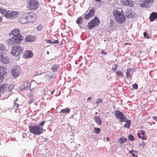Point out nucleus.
Wrapping results in <instances>:
<instances>
[{
  "mask_svg": "<svg viewBox=\"0 0 157 157\" xmlns=\"http://www.w3.org/2000/svg\"><path fill=\"white\" fill-rule=\"evenodd\" d=\"M14 36L8 40V43L10 45H15L20 43L23 40V37L20 34V31L17 29H13L9 33Z\"/></svg>",
  "mask_w": 157,
  "mask_h": 157,
  "instance_id": "1",
  "label": "nucleus"
},
{
  "mask_svg": "<svg viewBox=\"0 0 157 157\" xmlns=\"http://www.w3.org/2000/svg\"><path fill=\"white\" fill-rule=\"evenodd\" d=\"M113 14L115 21L118 23L121 24L125 21L126 17L122 11H118L117 10H115Z\"/></svg>",
  "mask_w": 157,
  "mask_h": 157,
  "instance_id": "2",
  "label": "nucleus"
},
{
  "mask_svg": "<svg viewBox=\"0 0 157 157\" xmlns=\"http://www.w3.org/2000/svg\"><path fill=\"white\" fill-rule=\"evenodd\" d=\"M29 128L30 132L34 134L39 135L43 132V127H41L40 125L29 126Z\"/></svg>",
  "mask_w": 157,
  "mask_h": 157,
  "instance_id": "3",
  "label": "nucleus"
},
{
  "mask_svg": "<svg viewBox=\"0 0 157 157\" xmlns=\"http://www.w3.org/2000/svg\"><path fill=\"white\" fill-rule=\"evenodd\" d=\"M24 48L20 45L13 47L11 49V53L14 56H18L22 54Z\"/></svg>",
  "mask_w": 157,
  "mask_h": 157,
  "instance_id": "4",
  "label": "nucleus"
},
{
  "mask_svg": "<svg viewBox=\"0 0 157 157\" xmlns=\"http://www.w3.org/2000/svg\"><path fill=\"white\" fill-rule=\"evenodd\" d=\"M28 2L27 7L29 10H36L38 8V3L36 0H28Z\"/></svg>",
  "mask_w": 157,
  "mask_h": 157,
  "instance_id": "5",
  "label": "nucleus"
},
{
  "mask_svg": "<svg viewBox=\"0 0 157 157\" xmlns=\"http://www.w3.org/2000/svg\"><path fill=\"white\" fill-rule=\"evenodd\" d=\"M100 21L97 17H95L88 23L87 27L90 29L97 26L100 24Z\"/></svg>",
  "mask_w": 157,
  "mask_h": 157,
  "instance_id": "6",
  "label": "nucleus"
},
{
  "mask_svg": "<svg viewBox=\"0 0 157 157\" xmlns=\"http://www.w3.org/2000/svg\"><path fill=\"white\" fill-rule=\"evenodd\" d=\"M114 114L116 118L120 120V122H124L126 119V117L124 116L122 113L119 110L115 111Z\"/></svg>",
  "mask_w": 157,
  "mask_h": 157,
  "instance_id": "7",
  "label": "nucleus"
},
{
  "mask_svg": "<svg viewBox=\"0 0 157 157\" xmlns=\"http://www.w3.org/2000/svg\"><path fill=\"white\" fill-rule=\"evenodd\" d=\"M21 72V69L19 66H16L13 67L11 71V74L13 77L17 78L20 75Z\"/></svg>",
  "mask_w": 157,
  "mask_h": 157,
  "instance_id": "8",
  "label": "nucleus"
},
{
  "mask_svg": "<svg viewBox=\"0 0 157 157\" xmlns=\"http://www.w3.org/2000/svg\"><path fill=\"white\" fill-rule=\"evenodd\" d=\"M25 16L27 17L28 23L33 22L36 19V15L32 13H25Z\"/></svg>",
  "mask_w": 157,
  "mask_h": 157,
  "instance_id": "9",
  "label": "nucleus"
},
{
  "mask_svg": "<svg viewBox=\"0 0 157 157\" xmlns=\"http://www.w3.org/2000/svg\"><path fill=\"white\" fill-rule=\"evenodd\" d=\"M154 1V0H143V2L140 4V6L142 8H149Z\"/></svg>",
  "mask_w": 157,
  "mask_h": 157,
  "instance_id": "10",
  "label": "nucleus"
},
{
  "mask_svg": "<svg viewBox=\"0 0 157 157\" xmlns=\"http://www.w3.org/2000/svg\"><path fill=\"white\" fill-rule=\"evenodd\" d=\"M7 13H5L4 14L6 17L8 18H16V15L17 14V12L14 11H7Z\"/></svg>",
  "mask_w": 157,
  "mask_h": 157,
  "instance_id": "11",
  "label": "nucleus"
},
{
  "mask_svg": "<svg viewBox=\"0 0 157 157\" xmlns=\"http://www.w3.org/2000/svg\"><path fill=\"white\" fill-rule=\"evenodd\" d=\"M31 86V83L28 81H26L24 82L21 86L20 89L21 90H27Z\"/></svg>",
  "mask_w": 157,
  "mask_h": 157,
  "instance_id": "12",
  "label": "nucleus"
},
{
  "mask_svg": "<svg viewBox=\"0 0 157 157\" xmlns=\"http://www.w3.org/2000/svg\"><path fill=\"white\" fill-rule=\"evenodd\" d=\"M6 73L4 68L3 67H0V83L2 82L4 78V75Z\"/></svg>",
  "mask_w": 157,
  "mask_h": 157,
  "instance_id": "13",
  "label": "nucleus"
},
{
  "mask_svg": "<svg viewBox=\"0 0 157 157\" xmlns=\"http://www.w3.org/2000/svg\"><path fill=\"white\" fill-rule=\"evenodd\" d=\"M33 54L32 52L30 51H27L24 53L23 57L25 59L30 58L33 56Z\"/></svg>",
  "mask_w": 157,
  "mask_h": 157,
  "instance_id": "14",
  "label": "nucleus"
},
{
  "mask_svg": "<svg viewBox=\"0 0 157 157\" xmlns=\"http://www.w3.org/2000/svg\"><path fill=\"white\" fill-rule=\"evenodd\" d=\"M134 71L133 68H128L127 69L126 76L127 78L131 77Z\"/></svg>",
  "mask_w": 157,
  "mask_h": 157,
  "instance_id": "15",
  "label": "nucleus"
},
{
  "mask_svg": "<svg viewBox=\"0 0 157 157\" xmlns=\"http://www.w3.org/2000/svg\"><path fill=\"white\" fill-rule=\"evenodd\" d=\"M0 61L4 64H7L9 62L8 58L6 57H4L2 55H0Z\"/></svg>",
  "mask_w": 157,
  "mask_h": 157,
  "instance_id": "16",
  "label": "nucleus"
},
{
  "mask_svg": "<svg viewBox=\"0 0 157 157\" xmlns=\"http://www.w3.org/2000/svg\"><path fill=\"white\" fill-rule=\"evenodd\" d=\"M8 87V84H3L0 85V93H4Z\"/></svg>",
  "mask_w": 157,
  "mask_h": 157,
  "instance_id": "17",
  "label": "nucleus"
},
{
  "mask_svg": "<svg viewBox=\"0 0 157 157\" xmlns=\"http://www.w3.org/2000/svg\"><path fill=\"white\" fill-rule=\"evenodd\" d=\"M19 22L22 24H26L28 23L27 17H25V13L23 14L21 17L19 21Z\"/></svg>",
  "mask_w": 157,
  "mask_h": 157,
  "instance_id": "18",
  "label": "nucleus"
},
{
  "mask_svg": "<svg viewBox=\"0 0 157 157\" xmlns=\"http://www.w3.org/2000/svg\"><path fill=\"white\" fill-rule=\"evenodd\" d=\"M149 18L151 22L154 21L155 19L157 20V13L152 12L150 15Z\"/></svg>",
  "mask_w": 157,
  "mask_h": 157,
  "instance_id": "19",
  "label": "nucleus"
},
{
  "mask_svg": "<svg viewBox=\"0 0 157 157\" xmlns=\"http://www.w3.org/2000/svg\"><path fill=\"white\" fill-rule=\"evenodd\" d=\"M35 39V36L29 35L25 38V40L27 42H32Z\"/></svg>",
  "mask_w": 157,
  "mask_h": 157,
  "instance_id": "20",
  "label": "nucleus"
},
{
  "mask_svg": "<svg viewBox=\"0 0 157 157\" xmlns=\"http://www.w3.org/2000/svg\"><path fill=\"white\" fill-rule=\"evenodd\" d=\"M94 120L95 122L98 125H100L101 124V120L99 117L95 116L94 117Z\"/></svg>",
  "mask_w": 157,
  "mask_h": 157,
  "instance_id": "21",
  "label": "nucleus"
},
{
  "mask_svg": "<svg viewBox=\"0 0 157 157\" xmlns=\"http://www.w3.org/2000/svg\"><path fill=\"white\" fill-rule=\"evenodd\" d=\"M125 121L126 123L124 125V127L125 128H129L131 124V121L130 120H127L126 119Z\"/></svg>",
  "mask_w": 157,
  "mask_h": 157,
  "instance_id": "22",
  "label": "nucleus"
},
{
  "mask_svg": "<svg viewBox=\"0 0 157 157\" xmlns=\"http://www.w3.org/2000/svg\"><path fill=\"white\" fill-rule=\"evenodd\" d=\"M127 140V139L124 138L123 137H121L120 138L119 142L120 144H123L126 142Z\"/></svg>",
  "mask_w": 157,
  "mask_h": 157,
  "instance_id": "23",
  "label": "nucleus"
},
{
  "mask_svg": "<svg viewBox=\"0 0 157 157\" xmlns=\"http://www.w3.org/2000/svg\"><path fill=\"white\" fill-rule=\"evenodd\" d=\"M126 16L128 18H130L134 16V13L132 12H130L129 11H128L126 13Z\"/></svg>",
  "mask_w": 157,
  "mask_h": 157,
  "instance_id": "24",
  "label": "nucleus"
},
{
  "mask_svg": "<svg viewBox=\"0 0 157 157\" xmlns=\"http://www.w3.org/2000/svg\"><path fill=\"white\" fill-rule=\"evenodd\" d=\"M83 22L82 17H78L76 21V23L78 24H81Z\"/></svg>",
  "mask_w": 157,
  "mask_h": 157,
  "instance_id": "25",
  "label": "nucleus"
},
{
  "mask_svg": "<svg viewBox=\"0 0 157 157\" xmlns=\"http://www.w3.org/2000/svg\"><path fill=\"white\" fill-rule=\"evenodd\" d=\"M58 67V65L55 64L52 67L51 70L54 72H56Z\"/></svg>",
  "mask_w": 157,
  "mask_h": 157,
  "instance_id": "26",
  "label": "nucleus"
},
{
  "mask_svg": "<svg viewBox=\"0 0 157 157\" xmlns=\"http://www.w3.org/2000/svg\"><path fill=\"white\" fill-rule=\"evenodd\" d=\"M94 10L93 9L90 10L88 14L90 17H93L94 15Z\"/></svg>",
  "mask_w": 157,
  "mask_h": 157,
  "instance_id": "27",
  "label": "nucleus"
},
{
  "mask_svg": "<svg viewBox=\"0 0 157 157\" xmlns=\"http://www.w3.org/2000/svg\"><path fill=\"white\" fill-rule=\"evenodd\" d=\"M5 47L2 44H0V55H2L4 50Z\"/></svg>",
  "mask_w": 157,
  "mask_h": 157,
  "instance_id": "28",
  "label": "nucleus"
},
{
  "mask_svg": "<svg viewBox=\"0 0 157 157\" xmlns=\"http://www.w3.org/2000/svg\"><path fill=\"white\" fill-rule=\"evenodd\" d=\"M128 138V140L131 141H133L135 140V138L134 136L130 134L129 135Z\"/></svg>",
  "mask_w": 157,
  "mask_h": 157,
  "instance_id": "29",
  "label": "nucleus"
},
{
  "mask_svg": "<svg viewBox=\"0 0 157 157\" xmlns=\"http://www.w3.org/2000/svg\"><path fill=\"white\" fill-rule=\"evenodd\" d=\"M70 112V109L69 108H65L62 109L60 111L62 113H66L67 112L69 113Z\"/></svg>",
  "mask_w": 157,
  "mask_h": 157,
  "instance_id": "30",
  "label": "nucleus"
},
{
  "mask_svg": "<svg viewBox=\"0 0 157 157\" xmlns=\"http://www.w3.org/2000/svg\"><path fill=\"white\" fill-rule=\"evenodd\" d=\"M122 72L121 71H117L116 72V74L118 75L119 77L122 78L124 77V76L122 75Z\"/></svg>",
  "mask_w": 157,
  "mask_h": 157,
  "instance_id": "31",
  "label": "nucleus"
},
{
  "mask_svg": "<svg viewBox=\"0 0 157 157\" xmlns=\"http://www.w3.org/2000/svg\"><path fill=\"white\" fill-rule=\"evenodd\" d=\"M103 101V100L102 99L99 98L97 99L95 103L97 105H99L100 103H102Z\"/></svg>",
  "mask_w": 157,
  "mask_h": 157,
  "instance_id": "32",
  "label": "nucleus"
},
{
  "mask_svg": "<svg viewBox=\"0 0 157 157\" xmlns=\"http://www.w3.org/2000/svg\"><path fill=\"white\" fill-rule=\"evenodd\" d=\"M100 130L101 129L99 128H94V132L98 134L99 133V132Z\"/></svg>",
  "mask_w": 157,
  "mask_h": 157,
  "instance_id": "33",
  "label": "nucleus"
},
{
  "mask_svg": "<svg viewBox=\"0 0 157 157\" xmlns=\"http://www.w3.org/2000/svg\"><path fill=\"white\" fill-rule=\"evenodd\" d=\"M8 90L9 91H11L14 87V85L13 84H11L9 86H8Z\"/></svg>",
  "mask_w": 157,
  "mask_h": 157,
  "instance_id": "34",
  "label": "nucleus"
},
{
  "mask_svg": "<svg viewBox=\"0 0 157 157\" xmlns=\"http://www.w3.org/2000/svg\"><path fill=\"white\" fill-rule=\"evenodd\" d=\"M114 67L112 68V70L115 72L116 71V69L118 67V65L117 64H114Z\"/></svg>",
  "mask_w": 157,
  "mask_h": 157,
  "instance_id": "35",
  "label": "nucleus"
},
{
  "mask_svg": "<svg viewBox=\"0 0 157 157\" xmlns=\"http://www.w3.org/2000/svg\"><path fill=\"white\" fill-rule=\"evenodd\" d=\"M0 12L2 14H4L5 13H7V11L2 9L0 7Z\"/></svg>",
  "mask_w": 157,
  "mask_h": 157,
  "instance_id": "36",
  "label": "nucleus"
},
{
  "mask_svg": "<svg viewBox=\"0 0 157 157\" xmlns=\"http://www.w3.org/2000/svg\"><path fill=\"white\" fill-rule=\"evenodd\" d=\"M19 106V105L16 102H15V101L14 102V105L13 107L14 108H18Z\"/></svg>",
  "mask_w": 157,
  "mask_h": 157,
  "instance_id": "37",
  "label": "nucleus"
},
{
  "mask_svg": "<svg viewBox=\"0 0 157 157\" xmlns=\"http://www.w3.org/2000/svg\"><path fill=\"white\" fill-rule=\"evenodd\" d=\"M42 29V27L40 25H39L37 27V29L38 31H41Z\"/></svg>",
  "mask_w": 157,
  "mask_h": 157,
  "instance_id": "38",
  "label": "nucleus"
},
{
  "mask_svg": "<svg viewBox=\"0 0 157 157\" xmlns=\"http://www.w3.org/2000/svg\"><path fill=\"white\" fill-rule=\"evenodd\" d=\"M90 17V16L88 14H86L84 16V19L86 20H88Z\"/></svg>",
  "mask_w": 157,
  "mask_h": 157,
  "instance_id": "39",
  "label": "nucleus"
},
{
  "mask_svg": "<svg viewBox=\"0 0 157 157\" xmlns=\"http://www.w3.org/2000/svg\"><path fill=\"white\" fill-rule=\"evenodd\" d=\"M138 85L136 84H135L132 85L133 87L135 89H138Z\"/></svg>",
  "mask_w": 157,
  "mask_h": 157,
  "instance_id": "40",
  "label": "nucleus"
},
{
  "mask_svg": "<svg viewBox=\"0 0 157 157\" xmlns=\"http://www.w3.org/2000/svg\"><path fill=\"white\" fill-rule=\"evenodd\" d=\"M45 122V121H43L41 122L38 125H40V126L41 127H43V126L44 125Z\"/></svg>",
  "mask_w": 157,
  "mask_h": 157,
  "instance_id": "41",
  "label": "nucleus"
},
{
  "mask_svg": "<svg viewBox=\"0 0 157 157\" xmlns=\"http://www.w3.org/2000/svg\"><path fill=\"white\" fill-rule=\"evenodd\" d=\"M144 37L148 38H149V36L147 35V32H144Z\"/></svg>",
  "mask_w": 157,
  "mask_h": 157,
  "instance_id": "42",
  "label": "nucleus"
},
{
  "mask_svg": "<svg viewBox=\"0 0 157 157\" xmlns=\"http://www.w3.org/2000/svg\"><path fill=\"white\" fill-rule=\"evenodd\" d=\"M45 41L47 43L52 44V41L50 40L46 39Z\"/></svg>",
  "mask_w": 157,
  "mask_h": 157,
  "instance_id": "43",
  "label": "nucleus"
},
{
  "mask_svg": "<svg viewBox=\"0 0 157 157\" xmlns=\"http://www.w3.org/2000/svg\"><path fill=\"white\" fill-rule=\"evenodd\" d=\"M140 133H141V134L143 136H144L145 135V132L142 130L141 131Z\"/></svg>",
  "mask_w": 157,
  "mask_h": 157,
  "instance_id": "44",
  "label": "nucleus"
},
{
  "mask_svg": "<svg viewBox=\"0 0 157 157\" xmlns=\"http://www.w3.org/2000/svg\"><path fill=\"white\" fill-rule=\"evenodd\" d=\"M134 152H136V151H134L133 150H130L129 151V153L130 154H132Z\"/></svg>",
  "mask_w": 157,
  "mask_h": 157,
  "instance_id": "45",
  "label": "nucleus"
},
{
  "mask_svg": "<svg viewBox=\"0 0 157 157\" xmlns=\"http://www.w3.org/2000/svg\"><path fill=\"white\" fill-rule=\"evenodd\" d=\"M152 119L157 122V116H153Z\"/></svg>",
  "mask_w": 157,
  "mask_h": 157,
  "instance_id": "46",
  "label": "nucleus"
},
{
  "mask_svg": "<svg viewBox=\"0 0 157 157\" xmlns=\"http://www.w3.org/2000/svg\"><path fill=\"white\" fill-rule=\"evenodd\" d=\"M58 43V40H54V41L52 42V44H57Z\"/></svg>",
  "mask_w": 157,
  "mask_h": 157,
  "instance_id": "47",
  "label": "nucleus"
},
{
  "mask_svg": "<svg viewBox=\"0 0 157 157\" xmlns=\"http://www.w3.org/2000/svg\"><path fill=\"white\" fill-rule=\"evenodd\" d=\"M113 23H114V21H113V20H112V19H110V24L111 25H112L113 24Z\"/></svg>",
  "mask_w": 157,
  "mask_h": 157,
  "instance_id": "48",
  "label": "nucleus"
},
{
  "mask_svg": "<svg viewBox=\"0 0 157 157\" xmlns=\"http://www.w3.org/2000/svg\"><path fill=\"white\" fill-rule=\"evenodd\" d=\"M33 100L32 99H31L30 100L28 101V103L29 104H31L33 102Z\"/></svg>",
  "mask_w": 157,
  "mask_h": 157,
  "instance_id": "49",
  "label": "nucleus"
},
{
  "mask_svg": "<svg viewBox=\"0 0 157 157\" xmlns=\"http://www.w3.org/2000/svg\"><path fill=\"white\" fill-rule=\"evenodd\" d=\"M141 133H138L137 134V136H138L139 137V138H141Z\"/></svg>",
  "mask_w": 157,
  "mask_h": 157,
  "instance_id": "50",
  "label": "nucleus"
},
{
  "mask_svg": "<svg viewBox=\"0 0 157 157\" xmlns=\"http://www.w3.org/2000/svg\"><path fill=\"white\" fill-rule=\"evenodd\" d=\"M132 156H133V157H137V156H136L135 155V154L134 153H132Z\"/></svg>",
  "mask_w": 157,
  "mask_h": 157,
  "instance_id": "51",
  "label": "nucleus"
},
{
  "mask_svg": "<svg viewBox=\"0 0 157 157\" xmlns=\"http://www.w3.org/2000/svg\"><path fill=\"white\" fill-rule=\"evenodd\" d=\"M48 139L47 138H44V141L45 142H48Z\"/></svg>",
  "mask_w": 157,
  "mask_h": 157,
  "instance_id": "52",
  "label": "nucleus"
},
{
  "mask_svg": "<svg viewBox=\"0 0 157 157\" xmlns=\"http://www.w3.org/2000/svg\"><path fill=\"white\" fill-rule=\"evenodd\" d=\"M55 90H53L51 93V94H53L54 92L55 91Z\"/></svg>",
  "mask_w": 157,
  "mask_h": 157,
  "instance_id": "53",
  "label": "nucleus"
},
{
  "mask_svg": "<svg viewBox=\"0 0 157 157\" xmlns=\"http://www.w3.org/2000/svg\"><path fill=\"white\" fill-rule=\"evenodd\" d=\"M91 98H92V97H89L87 98V100H90V99H91Z\"/></svg>",
  "mask_w": 157,
  "mask_h": 157,
  "instance_id": "54",
  "label": "nucleus"
},
{
  "mask_svg": "<svg viewBox=\"0 0 157 157\" xmlns=\"http://www.w3.org/2000/svg\"><path fill=\"white\" fill-rule=\"evenodd\" d=\"M109 137H107L106 138V140H107L108 141H109Z\"/></svg>",
  "mask_w": 157,
  "mask_h": 157,
  "instance_id": "55",
  "label": "nucleus"
},
{
  "mask_svg": "<svg viewBox=\"0 0 157 157\" xmlns=\"http://www.w3.org/2000/svg\"><path fill=\"white\" fill-rule=\"evenodd\" d=\"M2 20V19L1 17L0 16V23H1Z\"/></svg>",
  "mask_w": 157,
  "mask_h": 157,
  "instance_id": "56",
  "label": "nucleus"
},
{
  "mask_svg": "<svg viewBox=\"0 0 157 157\" xmlns=\"http://www.w3.org/2000/svg\"><path fill=\"white\" fill-rule=\"evenodd\" d=\"M101 53H102V54H106V53H105V52H103V51H102L101 52Z\"/></svg>",
  "mask_w": 157,
  "mask_h": 157,
  "instance_id": "57",
  "label": "nucleus"
},
{
  "mask_svg": "<svg viewBox=\"0 0 157 157\" xmlns=\"http://www.w3.org/2000/svg\"><path fill=\"white\" fill-rule=\"evenodd\" d=\"M145 137L144 136H143L142 137V140H144L145 139Z\"/></svg>",
  "mask_w": 157,
  "mask_h": 157,
  "instance_id": "58",
  "label": "nucleus"
},
{
  "mask_svg": "<svg viewBox=\"0 0 157 157\" xmlns=\"http://www.w3.org/2000/svg\"><path fill=\"white\" fill-rule=\"evenodd\" d=\"M49 52L48 51H47V55H48L49 54Z\"/></svg>",
  "mask_w": 157,
  "mask_h": 157,
  "instance_id": "59",
  "label": "nucleus"
},
{
  "mask_svg": "<svg viewBox=\"0 0 157 157\" xmlns=\"http://www.w3.org/2000/svg\"><path fill=\"white\" fill-rule=\"evenodd\" d=\"M95 1L97 2H100V0H95Z\"/></svg>",
  "mask_w": 157,
  "mask_h": 157,
  "instance_id": "60",
  "label": "nucleus"
},
{
  "mask_svg": "<svg viewBox=\"0 0 157 157\" xmlns=\"http://www.w3.org/2000/svg\"><path fill=\"white\" fill-rule=\"evenodd\" d=\"M17 99H18L17 98V99H16V100L14 101H15V102H16V101H17Z\"/></svg>",
  "mask_w": 157,
  "mask_h": 157,
  "instance_id": "61",
  "label": "nucleus"
},
{
  "mask_svg": "<svg viewBox=\"0 0 157 157\" xmlns=\"http://www.w3.org/2000/svg\"><path fill=\"white\" fill-rule=\"evenodd\" d=\"M73 116H74V115H72L71 116V118H73Z\"/></svg>",
  "mask_w": 157,
  "mask_h": 157,
  "instance_id": "62",
  "label": "nucleus"
},
{
  "mask_svg": "<svg viewBox=\"0 0 157 157\" xmlns=\"http://www.w3.org/2000/svg\"><path fill=\"white\" fill-rule=\"evenodd\" d=\"M95 114H98L97 112H95Z\"/></svg>",
  "mask_w": 157,
  "mask_h": 157,
  "instance_id": "63",
  "label": "nucleus"
},
{
  "mask_svg": "<svg viewBox=\"0 0 157 157\" xmlns=\"http://www.w3.org/2000/svg\"><path fill=\"white\" fill-rule=\"evenodd\" d=\"M1 96V94H0V97Z\"/></svg>",
  "mask_w": 157,
  "mask_h": 157,
  "instance_id": "64",
  "label": "nucleus"
}]
</instances>
